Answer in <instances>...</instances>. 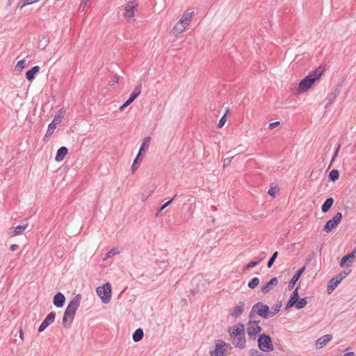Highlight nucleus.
Instances as JSON below:
<instances>
[{
    "instance_id": "f257e3e1",
    "label": "nucleus",
    "mask_w": 356,
    "mask_h": 356,
    "mask_svg": "<svg viewBox=\"0 0 356 356\" xmlns=\"http://www.w3.org/2000/svg\"><path fill=\"white\" fill-rule=\"evenodd\" d=\"M81 302V295L74 296L69 302L63 316L62 325L65 327L67 323L71 325L74 318L76 310L78 309Z\"/></svg>"
},
{
    "instance_id": "f03ea898",
    "label": "nucleus",
    "mask_w": 356,
    "mask_h": 356,
    "mask_svg": "<svg viewBox=\"0 0 356 356\" xmlns=\"http://www.w3.org/2000/svg\"><path fill=\"white\" fill-rule=\"evenodd\" d=\"M323 74V71L317 68L308 74L303 79H302L298 84V92H305L307 91L312 85L321 78Z\"/></svg>"
},
{
    "instance_id": "7ed1b4c3",
    "label": "nucleus",
    "mask_w": 356,
    "mask_h": 356,
    "mask_svg": "<svg viewBox=\"0 0 356 356\" xmlns=\"http://www.w3.org/2000/svg\"><path fill=\"white\" fill-rule=\"evenodd\" d=\"M256 316L265 319L268 318L270 317L269 307L261 301L253 305L249 313V318L255 319Z\"/></svg>"
},
{
    "instance_id": "20e7f679",
    "label": "nucleus",
    "mask_w": 356,
    "mask_h": 356,
    "mask_svg": "<svg viewBox=\"0 0 356 356\" xmlns=\"http://www.w3.org/2000/svg\"><path fill=\"white\" fill-rule=\"evenodd\" d=\"M193 14V12L185 13L173 27L172 31L174 33L179 34L183 32L186 27L189 25Z\"/></svg>"
},
{
    "instance_id": "39448f33",
    "label": "nucleus",
    "mask_w": 356,
    "mask_h": 356,
    "mask_svg": "<svg viewBox=\"0 0 356 356\" xmlns=\"http://www.w3.org/2000/svg\"><path fill=\"white\" fill-rule=\"evenodd\" d=\"M258 348L263 352H270L273 350V344L270 337L266 334H261L257 340Z\"/></svg>"
},
{
    "instance_id": "423d86ee",
    "label": "nucleus",
    "mask_w": 356,
    "mask_h": 356,
    "mask_svg": "<svg viewBox=\"0 0 356 356\" xmlns=\"http://www.w3.org/2000/svg\"><path fill=\"white\" fill-rule=\"evenodd\" d=\"M260 321L255 319L249 318L248 322L246 324V332L250 339L255 340L257 334L261 331V327L259 325Z\"/></svg>"
},
{
    "instance_id": "0eeeda50",
    "label": "nucleus",
    "mask_w": 356,
    "mask_h": 356,
    "mask_svg": "<svg viewBox=\"0 0 356 356\" xmlns=\"http://www.w3.org/2000/svg\"><path fill=\"white\" fill-rule=\"evenodd\" d=\"M231 348L230 344L222 340H218L215 343V348L210 351L211 356H227L228 349Z\"/></svg>"
},
{
    "instance_id": "6e6552de",
    "label": "nucleus",
    "mask_w": 356,
    "mask_h": 356,
    "mask_svg": "<svg viewBox=\"0 0 356 356\" xmlns=\"http://www.w3.org/2000/svg\"><path fill=\"white\" fill-rule=\"evenodd\" d=\"M96 293L104 303H108L111 299V285L109 282L104 284L96 289Z\"/></svg>"
},
{
    "instance_id": "1a4fd4ad",
    "label": "nucleus",
    "mask_w": 356,
    "mask_h": 356,
    "mask_svg": "<svg viewBox=\"0 0 356 356\" xmlns=\"http://www.w3.org/2000/svg\"><path fill=\"white\" fill-rule=\"evenodd\" d=\"M138 6V3L136 0L129 1L124 5L125 12L124 17L129 22H133L135 21V10Z\"/></svg>"
},
{
    "instance_id": "9d476101",
    "label": "nucleus",
    "mask_w": 356,
    "mask_h": 356,
    "mask_svg": "<svg viewBox=\"0 0 356 356\" xmlns=\"http://www.w3.org/2000/svg\"><path fill=\"white\" fill-rule=\"evenodd\" d=\"M230 339H234L236 337L245 334V326L243 323L239 322L233 327H230L227 330Z\"/></svg>"
},
{
    "instance_id": "9b49d317",
    "label": "nucleus",
    "mask_w": 356,
    "mask_h": 356,
    "mask_svg": "<svg viewBox=\"0 0 356 356\" xmlns=\"http://www.w3.org/2000/svg\"><path fill=\"white\" fill-rule=\"evenodd\" d=\"M342 213L341 212L337 213L334 216L329 220L325 225L323 227V230L325 232H330L333 228H334L338 224L341 222L342 219Z\"/></svg>"
},
{
    "instance_id": "f8f14e48",
    "label": "nucleus",
    "mask_w": 356,
    "mask_h": 356,
    "mask_svg": "<svg viewBox=\"0 0 356 356\" xmlns=\"http://www.w3.org/2000/svg\"><path fill=\"white\" fill-rule=\"evenodd\" d=\"M55 318L56 313L54 312H50L39 326L38 332H43L49 325H51L54 321Z\"/></svg>"
},
{
    "instance_id": "ddd939ff",
    "label": "nucleus",
    "mask_w": 356,
    "mask_h": 356,
    "mask_svg": "<svg viewBox=\"0 0 356 356\" xmlns=\"http://www.w3.org/2000/svg\"><path fill=\"white\" fill-rule=\"evenodd\" d=\"M278 284V280L276 277L271 278L266 284L261 288V291L264 294L269 293L274 287Z\"/></svg>"
},
{
    "instance_id": "4468645a",
    "label": "nucleus",
    "mask_w": 356,
    "mask_h": 356,
    "mask_svg": "<svg viewBox=\"0 0 356 356\" xmlns=\"http://www.w3.org/2000/svg\"><path fill=\"white\" fill-rule=\"evenodd\" d=\"M244 306H245V302L244 301H240L237 305L230 311L229 314L232 317L234 318H237L239 316H241V314L243 312L244 310Z\"/></svg>"
},
{
    "instance_id": "2eb2a0df",
    "label": "nucleus",
    "mask_w": 356,
    "mask_h": 356,
    "mask_svg": "<svg viewBox=\"0 0 356 356\" xmlns=\"http://www.w3.org/2000/svg\"><path fill=\"white\" fill-rule=\"evenodd\" d=\"M232 344L237 348L243 349L246 346L245 334L236 337L234 339H230Z\"/></svg>"
},
{
    "instance_id": "dca6fc26",
    "label": "nucleus",
    "mask_w": 356,
    "mask_h": 356,
    "mask_svg": "<svg viewBox=\"0 0 356 356\" xmlns=\"http://www.w3.org/2000/svg\"><path fill=\"white\" fill-rule=\"evenodd\" d=\"M356 257V249H354L350 253L343 257L340 261V266L343 267L348 266L349 264L353 263V259Z\"/></svg>"
},
{
    "instance_id": "f3484780",
    "label": "nucleus",
    "mask_w": 356,
    "mask_h": 356,
    "mask_svg": "<svg viewBox=\"0 0 356 356\" xmlns=\"http://www.w3.org/2000/svg\"><path fill=\"white\" fill-rule=\"evenodd\" d=\"M341 281V278L337 275L331 278L327 284V293H331Z\"/></svg>"
},
{
    "instance_id": "a211bd4d",
    "label": "nucleus",
    "mask_w": 356,
    "mask_h": 356,
    "mask_svg": "<svg viewBox=\"0 0 356 356\" xmlns=\"http://www.w3.org/2000/svg\"><path fill=\"white\" fill-rule=\"evenodd\" d=\"M305 266H302V268L298 269L296 272V273L293 275L291 280H290V282L289 283V290H291L294 287L296 283L300 279V276L302 275V274L305 271Z\"/></svg>"
},
{
    "instance_id": "6ab92c4d",
    "label": "nucleus",
    "mask_w": 356,
    "mask_h": 356,
    "mask_svg": "<svg viewBox=\"0 0 356 356\" xmlns=\"http://www.w3.org/2000/svg\"><path fill=\"white\" fill-rule=\"evenodd\" d=\"M65 302V296L60 293L58 292L54 297L53 303L54 306L57 308L62 307Z\"/></svg>"
},
{
    "instance_id": "aec40b11",
    "label": "nucleus",
    "mask_w": 356,
    "mask_h": 356,
    "mask_svg": "<svg viewBox=\"0 0 356 356\" xmlns=\"http://www.w3.org/2000/svg\"><path fill=\"white\" fill-rule=\"evenodd\" d=\"M332 339V336L331 334H325L324 336L321 337L316 340V348L321 349L324 347L329 341H330Z\"/></svg>"
},
{
    "instance_id": "412c9836",
    "label": "nucleus",
    "mask_w": 356,
    "mask_h": 356,
    "mask_svg": "<svg viewBox=\"0 0 356 356\" xmlns=\"http://www.w3.org/2000/svg\"><path fill=\"white\" fill-rule=\"evenodd\" d=\"M142 86L140 84H138L135 86L134 90L131 93L129 99L126 101L129 104H131L141 93Z\"/></svg>"
},
{
    "instance_id": "4be33fe9",
    "label": "nucleus",
    "mask_w": 356,
    "mask_h": 356,
    "mask_svg": "<svg viewBox=\"0 0 356 356\" xmlns=\"http://www.w3.org/2000/svg\"><path fill=\"white\" fill-rule=\"evenodd\" d=\"M339 92H340V89L336 88L334 89V92L330 93L327 96V97L325 99V101L327 102L325 108H328L330 106H331L332 104V103L334 102L336 97L339 94Z\"/></svg>"
},
{
    "instance_id": "5701e85b",
    "label": "nucleus",
    "mask_w": 356,
    "mask_h": 356,
    "mask_svg": "<svg viewBox=\"0 0 356 356\" xmlns=\"http://www.w3.org/2000/svg\"><path fill=\"white\" fill-rule=\"evenodd\" d=\"M68 152V149L66 147H60L56 152L55 160L58 162L62 161Z\"/></svg>"
},
{
    "instance_id": "b1692460",
    "label": "nucleus",
    "mask_w": 356,
    "mask_h": 356,
    "mask_svg": "<svg viewBox=\"0 0 356 356\" xmlns=\"http://www.w3.org/2000/svg\"><path fill=\"white\" fill-rule=\"evenodd\" d=\"M28 227V223H24L22 225H19L16 227H13L12 231L10 232V235L17 236L22 234L24 231Z\"/></svg>"
},
{
    "instance_id": "393cba45",
    "label": "nucleus",
    "mask_w": 356,
    "mask_h": 356,
    "mask_svg": "<svg viewBox=\"0 0 356 356\" xmlns=\"http://www.w3.org/2000/svg\"><path fill=\"white\" fill-rule=\"evenodd\" d=\"M40 67L38 65L33 66L29 70H28L26 73V79L31 81L35 79V74L39 72Z\"/></svg>"
},
{
    "instance_id": "a878e982",
    "label": "nucleus",
    "mask_w": 356,
    "mask_h": 356,
    "mask_svg": "<svg viewBox=\"0 0 356 356\" xmlns=\"http://www.w3.org/2000/svg\"><path fill=\"white\" fill-rule=\"evenodd\" d=\"M65 113V110L64 108H60L58 113L54 116V120L51 122V124H54L56 127L58 124H60L62 122L63 115Z\"/></svg>"
},
{
    "instance_id": "bb28decb",
    "label": "nucleus",
    "mask_w": 356,
    "mask_h": 356,
    "mask_svg": "<svg viewBox=\"0 0 356 356\" xmlns=\"http://www.w3.org/2000/svg\"><path fill=\"white\" fill-rule=\"evenodd\" d=\"M334 204V199L332 197H328L324 202L321 206V211L323 213L327 212Z\"/></svg>"
},
{
    "instance_id": "cd10ccee",
    "label": "nucleus",
    "mask_w": 356,
    "mask_h": 356,
    "mask_svg": "<svg viewBox=\"0 0 356 356\" xmlns=\"http://www.w3.org/2000/svg\"><path fill=\"white\" fill-rule=\"evenodd\" d=\"M143 337L144 332L142 328H138L132 334V339L135 342L140 341L143 338Z\"/></svg>"
},
{
    "instance_id": "c85d7f7f",
    "label": "nucleus",
    "mask_w": 356,
    "mask_h": 356,
    "mask_svg": "<svg viewBox=\"0 0 356 356\" xmlns=\"http://www.w3.org/2000/svg\"><path fill=\"white\" fill-rule=\"evenodd\" d=\"M150 144V138L149 137H145L143 138L142 141L141 146L140 147L139 152L138 154L139 155H141L142 152L145 151V148H148Z\"/></svg>"
},
{
    "instance_id": "c756f323",
    "label": "nucleus",
    "mask_w": 356,
    "mask_h": 356,
    "mask_svg": "<svg viewBox=\"0 0 356 356\" xmlns=\"http://www.w3.org/2000/svg\"><path fill=\"white\" fill-rule=\"evenodd\" d=\"M140 156L141 155H139L138 154H137L135 159L134 160V162H133L131 168L132 173H134L136 171V170L138 168L139 165L140 164V163L142 161V158H140Z\"/></svg>"
},
{
    "instance_id": "7c9ffc66",
    "label": "nucleus",
    "mask_w": 356,
    "mask_h": 356,
    "mask_svg": "<svg viewBox=\"0 0 356 356\" xmlns=\"http://www.w3.org/2000/svg\"><path fill=\"white\" fill-rule=\"evenodd\" d=\"M120 252V251L118 250L117 248H113L105 254V256L103 258V260H107L109 258H111L113 256L119 254Z\"/></svg>"
},
{
    "instance_id": "2f4dec72",
    "label": "nucleus",
    "mask_w": 356,
    "mask_h": 356,
    "mask_svg": "<svg viewBox=\"0 0 356 356\" xmlns=\"http://www.w3.org/2000/svg\"><path fill=\"white\" fill-rule=\"evenodd\" d=\"M307 304V298H299V300H297L296 303V307L298 309H302L303 307H305Z\"/></svg>"
},
{
    "instance_id": "473e14b6",
    "label": "nucleus",
    "mask_w": 356,
    "mask_h": 356,
    "mask_svg": "<svg viewBox=\"0 0 356 356\" xmlns=\"http://www.w3.org/2000/svg\"><path fill=\"white\" fill-rule=\"evenodd\" d=\"M339 177V172L337 170L334 169L330 171L328 175V179L330 181H335Z\"/></svg>"
},
{
    "instance_id": "72a5a7b5",
    "label": "nucleus",
    "mask_w": 356,
    "mask_h": 356,
    "mask_svg": "<svg viewBox=\"0 0 356 356\" xmlns=\"http://www.w3.org/2000/svg\"><path fill=\"white\" fill-rule=\"evenodd\" d=\"M259 283V279L257 277L252 278L248 283V286L250 289L256 288Z\"/></svg>"
},
{
    "instance_id": "f704fd0d",
    "label": "nucleus",
    "mask_w": 356,
    "mask_h": 356,
    "mask_svg": "<svg viewBox=\"0 0 356 356\" xmlns=\"http://www.w3.org/2000/svg\"><path fill=\"white\" fill-rule=\"evenodd\" d=\"M264 257H261L258 261H252L248 264L243 270L250 269L257 266L261 261L264 260Z\"/></svg>"
},
{
    "instance_id": "c9c22d12",
    "label": "nucleus",
    "mask_w": 356,
    "mask_h": 356,
    "mask_svg": "<svg viewBox=\"0 0 356 356\" xmlns=\"http://www.w3.org/2000/svg\"><path fill=\"white\" fill-rule=\"evenodd\" d=\"M281 307V303H277L275 304L273 307L272 309L270 311V317L274 316L275 314H277L280 312V309Z\"/></svg>"
},
{
    "instance_id": "e433bc0d",
    "label": "nucleus",
    "mask_w": 356,
    "mask_h": 356,
    "mask_svg": "<svg viewBox=\"0 0 356 356\" xmlns=\"http://www.w3.org/2000/svg\"><path fill=\"white\" fill-rule=\"evenodd\" d=\"M56 128V127L54 124L49 123L44 137H50L53 134Z\"/></svg>"
},
{
    "instance_id": "4c0bfd02",
    "label": "nucleus",
    "mask_w": 356,
    "mask_h": 356,
    "mask_svg": "<svg viewBox=\"0 0 356 356\" xmlns=\"http://www.w3.org/2000/svg\"><path fill=\"white\" fill-rule=\"evenodd\" d=\"M277 255H278V252H275L271 257L270 258V259L268 260V263H267V267L268 268H271L275 261V259H277Z\"/></svg>"
},
{
    "instance_id": "58836bf2",
    "label": "nucleus",
    "mask_w": 356,
    "mask_h": 356,
    "mask_svg": "<svg viewBox=\"0 0 356 356\" xmlns=\"http://www.w3.org/2000/svg\"><path fill=\"white\" fill-rule=\"evenodd\" d=\"M177 195H175L171 200L167 201L164 203L157 211L156 215L161 213L165 208H166L168 205L171 204V202L175 199Z\"/></svg>"
},
{
    "instance_id": "ea45409f",
    "label": "nucleus",
    "mask_w": 356,
    "mask_h": 356,
    "mask_svg": "<svg viewBox=\"0 0 356 356\" xmlns=\"http://www.w3.org/2000/svg\"><path fill=\"white\" fill-rule=\"evenodd\" d=\"M298 288H299V286H298L295 289V290L293 291V293L289 298L290 300L294 301L295 302H296L297 300H299V295H298Z\"/></svg>"
},
{
    "instance_id": "a19ab883",
    "label": "nucleus",
    "mask_w": 356,
    "mask_h": 356,
    "mask_svg": "<svg viewBox=\"0 0 356 356\" xmlns=\"http://www.w3.org/2000/svg\"><path fill=\"white\" fill-rule=\"evenodd\" d=\"M26 60L24 59H22V60H19L17 63L15 67L19 71H21L26 67Z\"/></svg>"
},
{
    "instance_id": "79ce46f5",
    "label": "nucleus",
    "mask_w": 356,
    "mask_h": 356,
    "mask_svg": "<svg viewBox=\"0 0 356 356\" xmlns=\"http://www.w3.org/2000/svg\"><path fill=\"white\" fill-rule=\"evenodd\" d=\"M228 110H227L226 113L224 114L223 116L221 117L220 120L218 121V127L221 128L224 126V124L226 122V114L228 113Z\"/></svg>"
},
{
    "instance_id": "37998d69",
    "label": "nucleus",
    "mask_w": 356,
    "mask_h": 356,
    "mask_svg": "<svg viewBox=\"0 0 356 356\" xmlns=\"http://www.w3.org/2000/svg\"><path fill=\"white\" fill-rule=\"evenodd\" d=\"M340 147H341V143L338 144L337 147L335 149L334 154L333 157H332V159L331 160L330 166L333 163V162L334 161L336 157L337 156L339 151L340 149Z\"/></svg>"
},
{
    "instance_id": "c03bdc74",
    "label": "nucleus",
    "mask_w": 356,
    "mask_h": 356,
    "mask_svg": "<svg viewBox=\"0 0 356 356\" xmlns=\"http://www.w3.org/2000/svg\"><path fill=\"white\" fill-rule=\"evenodd\" d=\"M350 270H343L340 272L339 273L337 274V276L341 278V280H343L345 277L348 276V275L350 273Z\"/></svg>"
},
{
    "instance_id": "a18cd8bd",
    "label": "nucleus",
    "mask_w": 356,
    "mask_h": 356,
    "mask_svg": "<svg viewBox=\"0 0 356 356\" xmlns=\"http://www.w3.org/2000/svg\"><path fill=\"white\" fill-rule=\"evenodd\" d=\"M259 350L256 348H252L249 350V356H257Z\"/></svg>"
},
{
    "instance_id": "49530a36",
    "label": "nucleus",
    "mask_w": 356,
    "mask_h": 356,
    "mask_svg": "<svg viewBox=\"0 0 356 356\" xmlns=\"http://www.w3.org/2000/svg\"><path fill=\"white\" fill-rule=\"evenodd\" d=\"M279 124H280V122L279 121L273 122H271V123L269 124L268 128L270 129H273L274 128L277 127Z\"/></svg>"
},
{
    "instance_id": "de8ad7c7",
    "label": "nucleus",
    "mask_w": 356,
    "mask_h": 356,
    "mask_svg": "<svg viewBox=\"0 0 356 356\" xmlns=\"http://www.w3.org/2000/svg\"><path fill=\"white\" fill-rule=\"evenodd\" d=\"M296 303L294 301L291 300H289V301L287 302V304L286 305V309H289L293 306H295L296 307Z\"/></svg>"
},
{
    "instance_id": "09e8293b",
    "label": "nucleus",
    "mask_w": 356,
    "mask_h": 356,
    "mask_svg": "<svg viewBox=\"0 0 356 356\" xmlns=\"http://www.w3.org/2000/svg\"><path fill=\"white\" fill-rule=\"evenodd\" d=\"M232 161V158L227 157L224 159L223 167L225 168L227 165H229Z\"/></svg>"
},
{
    "instance_id": "8fccbe9b",
    "label": "nucleus",
    "mask_w": 356,
    "mask_h": 356,
    "mask_svg": "<svg viewBox=\"0 0 356 356\" xmlns=\"http://www.w3.org/2000/svg\"><path fill=\"white\" fill-rule=\"evenodd\" d=\"M129 105H130L128 102H125L122 105H121L119 108V110L120 111H124V109L127 107Z\"/></svg>"
},
{
    "instance_id": "3c124183",
    "label": "nucleus",
    "mask_w": 356,
    "mask_h": 356,
    "mask_svg": "<svg viewBox=\"0 0 356 356\" xmlns=\"http://www.w3.org/2000/svg\"><path fill=\"white\" fill-rule=\"evenodd\" d=\"M276 190L274 189L273 188H270L268 191V193L271 196H274Z\"/></svg>"
},
{
    "instance_id": "603ef678",
    "label": "nucleus",
    "mask_w": 356,
    "mask_h": 356,
    "mask_svg": "<svg viewBox=\"0 0 356 356\" xmlns=\"http://www.w3.org/2000/svg\"><path fill=\"white\" fill-rule=\"evenodd\" d=\"M19 248V245L17 244H13L10 245V249L12 251H15Z\"/></svg>"
},
{
    "instance_id": "864d4df0",
    "label": "nucleus",
    "mask_w": 356,
    "mask_h": 356,
    "mask_svg": "<svg viewBox=\"0 0 356 356\" xmlns=\"http://www.w3.org/2000/svg\"><path fill=\"white\" fill-rule=\"evenodd\" d=\"M19 335L20 339L22 340H23L24 339V332H23V330L22 328L19 329Z\"/></svg>"
},
{
    "instance_id": "5fc2aeb1",
    "label": "nucleus",
    "mask_w": 356,
    "mask_h": 356,
    "mask_svg": "<svg viewBox=\"0 0 356 356\" xmlns=\"http://www.w3.org/2000/svg\"><path fill=\"white\" fill-rule=\"evenodd\" d=\"M119 81V76L118 75H115L113 76V82L114 83H118Z\"/></svg>"
},
{
    "instance_id": "6e6d98bb",
    "label": "nucleus",
    "mask_w": 356,
    "mask_h": 356,
    "mask_svg": "<svg viewBox=\"0 0 356 356\" xmlns=\"http://www.w3.org/2000/svg\"><path fill=\"white\" fill-rule=\"evenodd\" d=\"M353 355H354L353 352H348V353H346V354L341 355V356H353Z\"/></svg>"
},
{
    "instance_id": "4d7b16f0",
    "label": "nucleus",
    "mask_w": 356,
    "mask_h": 356,
    "mask_svg": "<svg viewBox=\"0 0 356 356\" xmlns=\"http://www.w3.org/2000/svg\"><path fill=\"white\" fill-rule=\"evenodd\" d=\"M88 1V0H84L83 1V7H85L86 6Z\"/></svg>"
},
{
    "instance_id": "13d9d810",
    "label": "nucleus",
    "mask_w": 356,
    "mask_h": 356,
    "mask_svg": "<svg viewBox=\"0 0 356 356\" xmlns=\"http://www.w3.org/2000/svg\"><path fill=\"white\" fill-rule=\"evenodd\" d=\"M14 0H8L9 4H11Z\"/></svg>"
},
{
    "instance_id": "bf43d9fd",
    "label": "nucleus",
    "mask_w": 356,
    "mask_h": 356,
    "mask_svg": "<svg viewBox=\"0 0 356 356\" xmlns=\"http://www.w3.org/2000/svg\"><path fill=\"white\" fill-rule=\"evenodd\" d=\"M1 313H2V310H1V309L0 308V315L1 314Z\"/></svg>"
}]
</instances>
